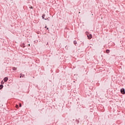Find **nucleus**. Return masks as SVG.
<instances>
[{
  "mask_svg": "<svg viewBox=\"0 0 125 125\" xmlns=\"http://www.w3.org/2000/svg\"><path fill=\"white\" fill-rule=\"evenodd\" d=\"M121 92L122 94H125V89H124V88L121 89Z\"/></svg>",
  "mask_w": 125,
  "mask_h": 125,
  "instance_id": "nucleus-1",
  "label": "nucleus"
},
{
  "mask_svg": "<svg viewBox=\"0 0 125 125\" xmlns=\"http://www.w3.org/2000/svg\"><path fill=\"white\" fill-rule=\"evenodd\" d=\"M88 37V39H89V40H90V39H91V38H92V35L91 34H90L89 36H87Z\"/></svg>",
  "mask_w": 125,
  "mask_h": 125,
  "instance_id": "nucleus-2",
  "label": "nucleus"
},
{
  "mask_svg": "<svg viewBox=\"0 0 125 125\" xmlns=\"http://www.w3.org/2000/svg\"><path fill=\"white\" fill-rule=\"evenodd\" d=\"M7 81H8V78L7 77H5L4 78V81L5 82H7Z\"/></svg>",
  "mask_w": 125,
  "mask_h": 125,
  "instance_id": "nucleus-3",
  "label": "nucleus"
},
{
  "mask_svg": "<svg viewBox=\"0 0 125 125\" xmlns=\"http://www.w3.org/2000/svg\"><path fill=\"white\" fill-rule=\"evenodd\" d=\"M106 53H109L110 52V50H106Z\"/></svg>",
  "mask_w": 125,
  "mask_h": 125,
  "instance_id": "nucleus-4",
  "label": "nucleus"
},
{
  "mask_svg": "<svg viewBox=\"0 0 125 125\" xmlns=\"http://www.w3.org/2000/svg\"><path fill=\"white\" fill-rule=\"evenodd\" d=\"M24 76H25V75L21 74L20 78H23V77H24Z\"/></svg>",
  "mask_w": 125,
  "mask_h": 125,
  "instance_id": "nucleus-5",
  "label": "nucleus"
},
{
  "mask_svg": "<svg viewBox=\"0 0 125 125\" xmlns=\"http://www.w3.org/2000/svg\"><path fill=\"white\" fill-rule=\"evenodd\" d=\"M2 87H3V85H0V89H1V88H2Z\"/></svg>",
  "mask_w": 125,
  "mask_h": 125,
  "instance_id": "nucleus-6",
  "label": "nucleus"
},
{
  "mask_svg": "<svg viewBox=\"0 0 125 125\" xmlns=\"http://www.w3.org/2000/svg\"><path fill=\"white\" fill-rule=\"evenodd\" d=\"M13 70H14V71L17 70L16 67H13Z\"/></svg>",
  "mask_w": 125,
  "mask_h": 125,
  "instance_id": "nucleus-7",
  "label": "nucleus"
},
{
  "mask_svg": "<svg viewBox=\"0 0 125 125\" xmlns=\"http://www.w3.org/2000/svg\"><path fill=\"white\" fill-rule=\"evenodd\" d=\"M45 16V15H43V16H42V19H44V17Z\"/></svg>",
  "mask_w": 125,
  "mask_h": 125,
  "instance_id": "nucleus-8",
  "label": "nucleus"
},
{
  "mask_svg": "<svg viewBox=\"0 0 125 125\" xmlns=\"http://www.w3.org/2000/svg\"><path fill=\"white\" fill-rule=\"evenodd\" d=\"M74 44H77V41H74Z\"/></svg>",
  "mask_w": 125,
  "mask_h": 125,
  "instance_id": "nucleus-9",
  "label": "nucleus"
},
{
  "mask_svg": "<svg viewBox=\"0 0 125 125\" xmlns=\"http://www.w3.org/2000/svg\"><path fill=\"white\" fill-rule=\"evenodd\" d=\"M45 29H47V30H48V28H47V27L45 26Z\"/></svg>",
  "mask_w": 125,
  "mask_h": 125,
  "instance_id": "nucleus-10",
  "label": "nucleus"
},
{
  "mask_svg": "<svg viewBox=\"0 0 125 125\" xmlns=\"http://www.w3.org/2000/svg\"><path fill=\"white\" fill-rule=\"evenodd\" d=\"M20 107H22V105H21V104H20Z\"/></svg>",
  "mask_w": 125,
  "mask_h": 125,
  "instance_id": "nucleus-11",
  "label": "nucleus"
},
{
  "mask_svg": "<svg viewBox=\"0 0 125 125\" xmlns=\"http://www.w3.org/2000/svg\"><path fill=\"white\" fill-rule=\"evenodd\" d=\"M16 108H18V105H16Z\"/></svg>",
  "mask_w": 125,
  "mask_h": 125,
  "instance_id": "nucleus-12",
  "label": "nucleus"
},
{
  "mask_svg": "<svg viewBox=\"0 0 125 125\" xmlns=\"http://www.w3.org/2000/svg\"><path fill=\"white\" fill-rule=\"evenodd\" d=\"M30 8H33V7H31Z\"/></svg>",
  "mask_w": 125,
  "mask_h": 125,
  "instance_id": "nucleus-13",
  "label": "nucleus"
},
{
  "mask_svg": "<svg viewBox=\"0 0 125 125\" xmlns=\"http://www.w3.org/2000/svg\"><path fill=\"white\" fill-rule=\"evenodd\" d=\"M28 46H30V44H28Z\"/></svg>",
  "mask_w": 125,
  "mask_h": 125,
  "instance_id": "nucleus-14",
  "label": "nucleus"
},
{
  "mask_svg": "<svg viewBox=\"0 0 125 125\" xmlns=\"http://www.w3.org/2000/svg\"><path fill=\"white\" fill-rule=\"evenodd\" d=\"M79 13H81V12H79Z\"/></svg>",
  "mask_w": 125,
  "mask_h": 125,
  "instance_id": "nucleus-15",
  "label": "nucleus"
}]
</instances>
